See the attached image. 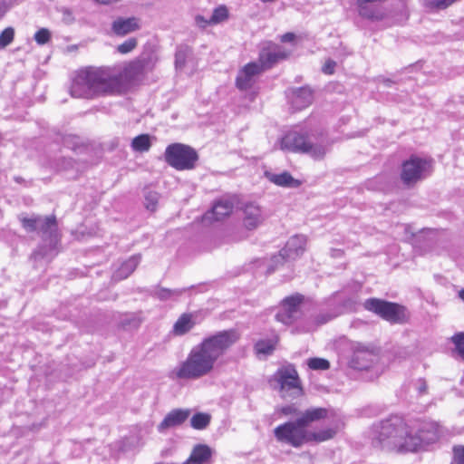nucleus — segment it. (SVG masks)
<instances>
[{"instance_id":"nucleus-1","label":"nucleus","mask_w":464,"mask_h":464,"mask_svg":"<svg viewBox=\"0 0 464 464\" xmlns=\"http://www.w3.org/2000/svg\"><path fill=\"white\" fill-rule=\"evenodd\" d=\"M439 439L434 422L416 420L409 425L399 415H392L372 428V443L375 448L397 452H414Z\"/></svg>"},{"instance_id":"nucleus-2","label":"nucleus","mask_w":464,"mask_h":464,"mask_svg":"<svg viewBox=\"0 0 464 464\" xmlns=\"http://www.w3.org/2000/svg\"><path fill=\"white\" fill-rule=\"evenodd\" d=\"M239 340L235 329L219 331L193 346L187 358L175 370L177 378L198 380L210 374L216 362Z\"/></svg>"},{"instance_id":"nucleus-3","label":"nucleus","mask_w":464,"mask_h":464,"mask_svg":"<svg viewBox=\"0 0 464 464\" xmlns=\"http://www.w3.org/2000/svg\"><path fill=\"white\" fill-rule=\"evenodd\" d=\"M122 88L121 72L111 67H89L73 80L70 92L75 98H92L120 92Z\"/></svg>"},{"instance_id":"nucleus-4","label":"nucleus","mask_w":464,"mask_h":464,"mask_svg":"<svg viewBox=\"0 0 464 464\" xmlns=\"http://www.w3.org/2000/svg\"><path fill=\"white\" fill-rule=\"evenodd\" d=\"M19 219L26 232H38L43 239V244L32 253L31 259L35 262L41 259L50 261L58 253L57 246L60 241L56 218L33 215L29 218L20 217Z\"/></svg>"},{"instance_id":"nucleus-5","label":"nucleus","mask_w":464,"mask_h":464,"mask_svg":"<svg viewBox=\"0 0 464 464\" xmlns=\"http://www.w3.org/2000/svg\"><path fill=\"white\" fill-rule=\"evenodd\" d=\"M281 149L292 152L308 154L314 160H322L328 149L323 142L305 132L290 131L281 140Z\"/></svg>"},{"instance_id":"nucleus-6","label":"nucleus","mask_w":464,"mask_h":464,"mask_svg":"<svg viewBox=\"0 0 464 464\" xmlns=\"http://www.w3.org/2000/svg\"><path fill=\"white\" fill-rule=\"evenodd\" d=\"M363 307L391 324H402L409 319L406 307L397 303L372 297L365 300Z\"/></svg>"},{"instance_id":"nucleus-7","label":"nucleus","mask_w":464,"mask_h":464,"mask_svg":"<svg viewBox=\"0 0 464 464\" xmlns=\"http://www.w3.org/2000/svg\"><path fill=\"white\" fill-rule=\"evenodd\" d=\"M164 159L170 167L177 170H189L196 167L198 154L188 145L172 143L166 148Z\"/></svg>"},{"instance_id":"nucleus-8","label":"nucleus","mask_w":464,"mask_h":464,"mask_svg":"<svg viewBox=\"0 0 464 464\" xmlns=\"http://www.w3.org/2000/svg\"><path fill=\"white\" fill-rule=\"evenodd\" d=\"M274 435L278 442L300 448L307 443L308 430L297 418L294 421H287L276 427Z\"/></svg>"},{"instance_id":"nucleus-9","label":"nucleus","mask_w":464,"mask_h":464,"mask_svg":"<svg viewBox=\"0 0 464 464\" xmlns=\"http://www.w3.org/2000/svg\"><path fill=\"white\" fill-rule=\"evenodd\" d=\"M274 379L279 385V392L283 398L295 399L303 394V388L297 371L289 364L279 368L274 374Z\"/></svg>"},{"instance_id":"nucleus-10","label":"nucleus","mask_w":464,"mask_h":464,"mask_svg":"<svg viewBox=\"0 0 464 464\" xmlns=\"http://www.w3.org/2000/svg\"><path fill=\"white\" fill-rule=\"evenodd\" d=\"M306 237L302 235H296L289 238L285 247L280 250L279 254L274 256L271 259L272 264L267 268V273L274 272L279 265L285 262L295 260L299 257L304 251Z\"/></svg>"},{"instance_id":"nucleus-11","label":"nucleus","mask_w":464,"mask_h":464,"mask_svg":"<svg viewBox=\"0 0 464 464\" xmlns=\"http://www.w3.org/2000/svg\"><path fill=\"white\" fill-rule=\"evenodd\" d=\"M289 54L290 53L283 46L272 42H266L263 44L260 49L256 63H259V66H261L262 70L265 72L272 68L277 63L285 60Z\"/></svg>"},{"instance_id":"nucleus-12","label":"nucleus","mask_w":464,"mask_h":464,"mask_svg":"<svg viewBox=\"0 0 464 464\" xmlns=\"http://www.w3.org/2000/svg\"><path fill=\"white\" fill-rule=\"evenodd\" d=\"M430 166V161L417 156H411L403 162L401 170V179L405 184H411L423 178L424 172Z\"/></svg>"},{"instance_id":"nucleus-13","label":"nucleus","mask_w":464,"mask_h":464,"mask_svg":"<svg viewBox=\"0 0 464 464\" xmlns=\"http://www.w3.org/2000/svg\"><path fill=\"white\" fill-rule=\"evenodd\" d=\"M303 299L304 296L299 294L285 297L281 303L280 311L276 314V320L285 324H292L298 316Z\"/></svg>"},{"instance_id":"nucleus-14","label":"nucleus","mask_w":464,"mask_h":464,"mask_svg":"<svg viewBox=\"0 0 464 464\" xmlns=\"http://www.w3.org/2000/svg\"><path fill=\"white\" fill-rule=\"evenodd\" d=\"M264 72L262 67L256 62H251L246 64L237 72L236 78V86L240 91L249 90L254 86L258 76Z\"/></svg>"},{"instance_id":"nucleus-15","label":"nucleus","mask_w":464,"mask_h":464,"mask_svg":"<svg viewBox=\"0 0 464 464\" xmlns=\"http://www.w3.org/2000/svg\"><path fill=\"white\" fill-rule=\"evenodd\" d=\"M377 355L372 349L357 347L351 360V366L356 370H367L376 361Z\"/></svg>"},{"instance_id":"nucleus-16","label":"nucleus","mask_w":464,"mask_h":464,"mask_svg":"<svg viewBox=\"0 0 464 464\" xmlns=\"http://www.w3.org/2000/svg\"><path fill=\"white\" fill-rule=\"evenodd\" d=\"M190 415L188 409H174L170 411L158 425V430L163 432L166 430L174 428L184 423Z\"/></svg>"},{"instance_id":"nucleus-17","label":"nucleus","mask_w":464,"mask_h":464,"mask_svg":"<svg viewBox=\"0 0 464 464\" xmlns=\"http://www.w3.org/2000/svg\"><path fill=\"white\" fill-rule=\"evenodd\" d=\"M140 28V20L137 17H118L111 24V31L118 36H125Z\"/></svg>"},{"instance_id":"nucleus-18","label":"nucleus","mask_w":464,"mask_h":464,"mask_svg":"<svg viewBox=\"0 0 464 464\" xmlns=\"http://www.w3.org/2000/svg\"><path fill=\"white\" fill-rule=\"evenodd\" d=\"M212 449L206 444H197L193 447L188 459L182 464H209Z\"/></svg>"},{"instance_id":"nucleus-19","label":"nucleus","mask_w":464,"mask_h":464,"mask_svg":"<svg viewBox=\"0 0 464 464\" xmlns=\"http://www.w3.org/2000/svg\"><path fill=\"white\" fill-rule=\"evenodd\" d=\"M357 6L360 16L364 19L379 22L386 17L385 9L379 4H357Z\"/></svg>"},{"instance_id":"nucleus-20","label":"nucleus","mask_w":464,"mask_h":464,"mask_svg":"<svg viewBox=\"0 0 464 464\" xmlns=\"http://www.w3.org/2000/svg\"><path fill=\"white\" fill-rule=\"evenodd\" d=\"M244 215V225L249 230L256 228L264 221L260 208L253 203L245 206Z\"/></svg>"},{"instance_id":"nucleus-21","label":"nucleus","mask_w":464,"mask_h":464,"mask_svg":"<svg viewBox=\"0 0 464 464\" xmlns=\"http://www.w3.org/2000/svg\"><path fill=\"white\" fill-rule=\"evenodd\" d=\"M234 205L229 200H219L215 203L212 209L204 215V220L219 221L228 216L233 210Z\"/></svg>"},{"instance_id":"nucleus-22","label":"nucleus","mask_w":464,"mask_h":464,"mask_svg":"<svg viewBox=\"0 0 464 464\" xmlns=\"http://www.w3.org/2000/svg\"><path fill=\"white\" fill-rule=\"evenodd\" d=\"M313 100L312 90L308 87H301L293 91L291 103L295 110H302L308 107L313 102Z\"/></svg>"},{"instance_id":"nucleus-23","label":"nucleus","mask_w":464,"mask_h":464,"mask_svg":"<svg viewBox=\"0 0 464 464\" xmlns=\"http://www.w3.org/2000/svg\"><path fill=\"white\" fill-rule=\"evenodd\" d=\"M196 315L194 314L184 313L175 322L172 334L176 336H182L188 334L196 325Z\"/></svg>"},{"instance_id":"nucleus-24","label":"nucleus","mask_w":464,"mask_h":464,"mask_svg":"<svg viewBox=\"0 0 464 464\" xmlns=\"http://www.w3.org/2000/svg\"><path fill=\"white\" fill-rule=\"evenodd\" d=\"M141 260L140 255H134L123 262L121 266L114 271L112 279L121 281L131 275Z\"/></svg>"},{"instance_id":"nucleus-25","label":"nucleus","mask_w":464,"mask_h":464,"mask_svg":"<svg viewBox=\"0 0 464 464\" xmlns=\"http://www.w3.org/2000/svg\"><path fill=\"white\" fill-rule=\"evenodd\" d=\"M266 178L272 183L285 188H297L301 182L295 179L287 171H284L279 174H275L269 171L265 172Z\"/></svg>"},{"instance_id":"nucleus-26","label":"nucleus","mask_w":464,"mask_h":464,"mask_svg":"<svg viewBox=\"0 0 464 464\" xmlns=\"http://www.w3.org/2000/svg\"><path fill=\"white\" fill-rule=\"evenodd\" d=\"M150 69V59L149 57H139L130 62L125 68V74L135 78Z\"/></svg>"},{"instance_id":"nucleus-27","label":"nucleus","mask_w":464,"mask_h":464,"mask_svg":"<svg viewBox=\"0 0 464 464\" xmlns=\"http://www.w3.org/2000/svg\"><path fill=\"white\" fill-rule=\"evenodd\" d=\"M328 412L329 410L326 408H310L302 412L298 419L306 428L314 421L327 418Z\"/></svg>"},{"instance_id":"nucleus-28","label":"nucleus","mask_w":464,"mask_h":464,"mask_svg":"<svg viewBox=\"0 0 464 464\" xmlns=\"http://www.w3.org/2000/svg\"><path fill=\"white\" fill-rule=\"evenodd\" d=\"M151 138L149 134H140L132 139L130 147L135 152H147L151 147Z\"/></svg>"},{"instance_id":"nucleus-29","label":"nucleus","mask_w":464,"mask_h":464,"mask_svg":"<svg viewBox=\"0 0 464 464\" xmlns=\"http://www.w3.org/2000/svg\"><path fill=\"white\" fill-rule=\"evenodd\" d=\"M336 434L334 428H326L318 431H308L307 443L311 441L323 442L333 439Z\"/></svg>"},{"instance_id":"nucleus-30","label":"nucleus","mask_w":464,"mask_h":464,"mask_svg":"<svg viewBox=\"0 0 464 464\" xmlns=\"http://www.w3.org/2000/svg\"><path fill=\"white\" fill-rule=\"evenodd\" d=\"M211 416L208 413L198 412L192 416L190 425L195 430H204L210 423Z\"/></svg>"},{"instance_id":"nucleus-31","label":"nucleus","mask_w":464,"mask_h":464,"mask_svg":"<svg viewBox=\"0 0 464 464\" xmlns=\"http://www.w3.org/2000/svg\"><path fill=\"white\" fill-rule=\"evenodd\" d=\"M185 289H169V288H159L155 291L154 296L160 301H167L169 299L177 298L184 293Z\"/></svg>"},{"instance_id":"nucleus-32","label":"nucleus","mask_w":464,"mask_h":464,"mask_svg":"<svg viewBox=\"0 0 464 464\" xmlns=\"http://www.w3.org/2000/svg\"><path fill=\"white\" fill-rule=\"evenodd\" d=\"M62 143L64 147L76 151L83 147L82 139L79 136L72 134L63 135L62 138Z\"/></svg>"},{"instance_id":"nucleus-33","label":"nucleus","mask_w":464,"mask_h":464,"mask_svg":"<svg viewBox=\"0 0 464 464\" xmlns=\"http://www.w3.org/2000/svg\"><path fill=\"white\" fill-rule=\"evenodd\" d=\"M227 17V8L225 5H220L214 9L212 15L210 16V23H212V24H217L225 21Z\"/></svg>"},{"instance_id":"nucleus-34","label":"nucleus","mask_w":464,"mask_h":464,"mask_svg":"<svg viewBox=\"0 0 464 464\" xmlns=\"http://www.w3.org/2000/svg\"><path fill=\"white\" fill-rule=\"evenodd\" d=\"M307 365L310 369L316 371H325L330 368V362L328 360L318 357L310 358L307 361Z\"/></svg>"},{"instance_id":"nucleus-35","label":"nucleus","mask_w":464,"mask_h":464,"mask_svg":"<svg viewBox=\"0 0 464 464\" xmlns=\"http://www.w3.org/2000/svg\"><path fill=\"white\" fill-rule=\"evenodd\" d=\"M14 30L13 27H7L0 34V49L8 46L14 40Z\"/></svg>"},{"instance_id":"nucleus-36","label":"nucleus","mask_w":464,"mask_h":464,"mask_svg":"<svg viewBox=\"0 0 464 464\" xmlns=\"http://www.w3.org/2000/svg\"><path fill=\"white\" fill-rule=\"evenodd\" d=\"M188 47H179L175 53V66L176 68H182L186 63L187 57L188 55Z\"/></svg>"},{"instance_id":"nucleus-37","label":"nucleus","mask_w":464,"mask_h":464,"mask_svg":"<svg viewBox=\"0 0 464 464\" xmlns=\"http://www.w3.org/2000/svg\"><path fill=\"white\" fill-rule=\"evenodd\" d=\"M137 44H138L137 39L134 37H131V38L127 39L122 44H119L117 46V51L121 54H126V53H129L131 51H133L137 47Z\"/></svg>"},{"instance_id":"nucleus-38","label":"nucleus","mask_w":464,"mask_h":464,"mask_svg":"<svg viewBox=\"0 0 464 464\" xmlns=\"http://www.w3.org/2000/svg\"><path fill=\"white\" fill-rule=\"evenodd\" d=\"M459 355L464 360V332L455 334L451 338Z\"/></svg>"},{"instance_id":"nucleus-39","label":"nucleus","mask_w":464,"mask_h":464,"mask_svg":"<svg viewBox=\"0 0 464 464\" xmlns=\"http://www.w3.org/2000/svg\"><path fill=\"white\" fill-rule=\"evenodd\" d=\"M159 194L155 191H148L145 194V202L144 205L148 210L154 211L156 209L158 201H159Z\"/></svg>"},{"instance_id":"nucleus-40","label":"nucleus","mask_w":464,"mask_h":464,"mask_svg":"<svg viewBox=\"0 0 464 464\" xmlns=\"http://www.w3.org/2000/svg\"><path fill=\"white\" fill-rule=\"evenodd\" d=\"M120 324L122 328H138L140 324V321L133 314H126L125 317L121 320Z\"/></svg>"},{"instance_id":"nucleus-41","label":"nucleus","mask_w":464,"mask_h":464,"mask_svg":"<svg viewBox=\"0 0 464 464\" xmlns=\"http://www.w3.org/2000/svg\"><path fill=\"white\" fill-rule=\"evenodd\" d=\"M34 39L38 44H45L51 39V33L46 28H41L34 34Z\"/></svg>"},{"instance_id":"nucleus-42","label":"nucleus","mask_w":464,"mask_h":464,"mask_svg":"<svg viewBox=\"0 0 464 464\" xmlns=\"http://www.w3.org/2000/svg\"><path fill=\"white\" fill-rule=\"evenodd\" d=\"M451 464H464V446L453 448V459Z\"/></svg>"},{"instance_id":"nucleus-43","label":"nucleus","mask_w":464,"mask_h":464,"mask_svg":"<svg viewBox=\"0 0 464 464\" xmlns=\"http://www.w3.org/2000/svg\"><path fill=\"white\" fill-rule=\"evenodd\" d=\"M256 349L258 353L268 354V353H272V351L274 350V347H273V345L269 344L268 343L261 341L256 344Z\"/></svg>"},{"instance_id":"nucleus-44","label":"nucleus","mask_w":464,"mask_h":464,"mask_svg":"<svg viewBox=\"0 0 464 464\" xmlns=\"http://www.w3.org/2000/svg\"><path fill=\"white\" fill-rule=\"evenodd\" d=\"M195 24L197 26L202 29H205L208 25L212 24V23H210V18L207 19L201 14H197L195 16Z\"/></svg>"},{"instance_id":"nucleus-45","label":"nucleus","mask_w":464,"mask_h":464,"mask_svg":"<svg viewBox=\"0 0 464 464\" xmlns=\"http://www.w3.org/2000/svg\"><path fill=\"white\" fill-rule=\"evenodd\" d=\"M281 412L284 415H301L298 409L293 404L282 407Z\"/></svg>"},{"instance_id":"nucleus-46","label":"nucleus","mask_w":464,"mask_h":464,"mask_svg":"<svg viewBox=\"0 0 464 464\" xmlns=\"http://www.w3.org/2000/svg\"><path fill=\"white\" fill-rule=\"evenodd\" d=\"M428 390V385L425 380L419 379L417 382V391L419 394H425Z\"/></svg>"},{"instance_id":"nucleus-47","label":"nucleus","mask_w":464,"mask_h":464,"mask_svg":"<svg viewBox=\"0 0 464 464\" xmlns=\"http://www.w3.org/2000/svg\"><path fill=\"white\" fill-rule=\"evenodd\" d=\"M335 65H336L335 62L329 60L324 65L323 72L327 74H332L334 71Z\"/></svg>"},{"instance_id":"nucleus-48","label":"nucleus","mask_w":464,"mask_h":464,"mask_svg":"<svg viewBox=\"0 0 464 464\" xmlns=\"http://www.w3.org/2000/svg\"><path fill=\"white\" fill-rule=\"evenodd\" d=\"M404 231H405V234H406V238L407 240H412L416 234L413 230V228L411 227V225H405L404 226Z\"/></svg>"},{"instance_id":"nucleus-49","label":"nucleus","mask_w":464,"mask_h":464,"mask_svg":"<svg viewBox=\"0 0 464 464\" xmlns=\"http://www.w3.org/2000/svg\"><path fill=\"white\" fill-rule=\"evenodd\" d=\"M63 20L67 23H72L74 18L72 17V12L68 8L63 9Z\"/></svg>"},{"instance_id":"nucleus-50","label":"nucleus","mask_w":464,"mask_h":464,"mask_svg":"<svg viewBox=\"0 0 464 464\" xmlns=\"http://www.w3.org/2000/svg\"><path fill=\"white\" fill-rule=\"evenodd\" d=\"M295 38V34L293 33H286L281 36V42L283 43H290L293 42Z\"/></svg>"},{"instance_id":"nucleus-51","label":"nucleus","mask_w":464,"mask_h":464,"mask_svg":"<svg viewBox=\"0 0 464 464\" xmlns=\"http://www.w3.org/2000/svg\"><path fill=\"white\" fill-rule=\"evenodd\" d=\"M8 6L5 0H0V19L5 15L7 12Z\"/></svg>"},{"instance_id":"nucleus-52","label":"nucleus","mask_w":464,"mask_h":464,"mask_svg":"<svg viewBox=\"0 0 464 464\" xmlns=\"http://www.w3.org/2000/svg\"><path fill=\"white\" fill-rule=\"evenodd\" d=\"M343 252L341 249H331V256L333 257H341L343 256Z\"/></svg>"},{"instance_id":"nucleus-53","label":"nucleus","mask_w":464,"mask_h":464,"mask_svg":"<svg viewBox=\"0 0 464 464\" xmlns=\"http://www.w3.org/2000/svg\"><path fill=\"white\" fill-rule=\"evenodd\" d=\"M98 3L102 5H109L117 2L118 0H96Z\"/></svg>"},{"instance_id":"nucleus-54","label":"nucleus","mask_w":464,"mask_h":464,"mask_svg":"<svg viewBox=\"0 0 464 464\" xmlns=\"http://www.w3.org/2000/svg\"><path fill=\"white\" fill-rule=\"evenodd\" d=\"M459 296L461 300L464 301V289H461L459 292Z\"/></svg>"},{"instance_id":"nucleus-55","label":"nucleus","mask_w":464,"mask_h":464,"mask_svg":"<svg viewBox=\"0 0 464 464\" xmlns=\"http://www.w3.org/2000/svg\"><path fill=\"white\" fill-rule=\"evenodd\" d=\"M383 82L387 86H391V84L392 83V81L390 79H385Z\"/></svg>"},{"instance_id":"nucleus-56","label":"nucleus","mask_w":464,"mask_h":464,"mask_svg":"<svg viewBox=\"0 0 464 464\" xmlns=\"http://www.w3.org/2000/svg\"><path fill=\"white\" fill-rule=\"evenodd\" d=\"M260 1L263 3H270V2H275L276 0H260Z\"/></svg>"},{"instance_id":"nucleus-57","label":"nucleus","mask_w":464,"mask_h":464,"mask_svg":"<svg viewBox=\"0 0 464 464\" xmlns=\"http://www.w3.org/2000/svg\"><path fill=\"white\" fill-rule=\"evenodd\" d=\"M349 303H350V304H349V305H353V304H355V301L349 300Z\"/></svg>"},{"instance_id":"nucleus-58","label":"nucleus","mask_w":464,"mask_h":464,"mask_svg":"<svg viewBox=\"0 0 464 464\" xmlns=\"http://www.w3.org/2000/svg\"><path fill=\"white\" fill-rule=\"evenodd\" d=\"M430 231V229H422L420 232Z\"/></svg>"}]
</instances>
